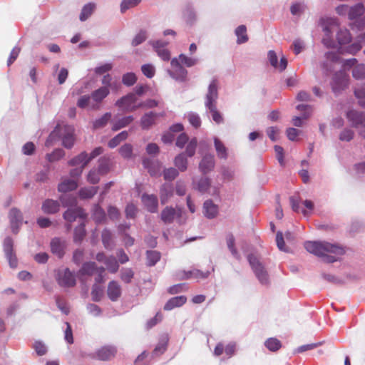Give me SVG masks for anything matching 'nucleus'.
Here are the masks:
<instances>
[{
  "mask_svg": "<svg viewBox=\"0 0 365 365\" xmlns=\"http://www.w3.org/2000/svg\"><path fill=\"white\" fill-rule=\"evenodd\" d=\"M78 183L75 180L66 179L62 181L58 186V190L61 192H67L76 190Z\"/></svg>",
  "mask_w": 365,
  "mask_h": 365,
  "instance_id": "c756f323",
  "label": "nucleus"
},
{
  "mask_svg": "<svg viewBox=\"0 0 365 365\" xmlns=\"http://www.w3.org/2000/svg\"><path fill=\"white\" fill-rule=\"evenodd\" d=\"M165 115V112L155 113L149 112L145 113L140 119V125L143 129H149L151 126L156 123L157 119L159 117H164Z\"/></svg>",
  "mask_w": 365,
  "mask_h": 365,
  "instance_id": "1a4fd4ad",
  "label": "nucleus"
},
{
  "mask_svg": "<svg viewBox=\"0 0 365 365\" xmlns=\"http://www.w3.org/2000/svg\"><path fill=\"white\" fill-rule=\"evenodd\" d=\"M98 163V173L102 175L107 174L110 170V159L104 156L100 158Z\"/></svg>",
  "mask_w": 365,
  "mask_h": 365,
  "instance_id": "a19ab883",
  "label": "nucleus"
},
{
  "mask_svg": "<svg viewBox=\"0 0 365 365\" xmlns=\"http://www.w3.org/2000/svg\"><path fill=\"white\" fill-rule=\"evenodd\" d=\"M352 76L355 79L365 78V65L359 64L354 67L352 70Z\"/></svg>",
  "mask_w": 365,
  "mask_h": 365,
  "instance_id": "3c124183",
  "label": "nucleus"
},
{
  "mask_svg": "<svg viewBox=\"0 0 365 365\" xmlns=\"http://www.w3.org/2000/svg\"><path fill=\"white\" fill-rule=\"evenodd\" d=\"M93 218L96 223H101L106 219L104 210L99 206H96L93 210Z\"/></svg>",
  "mask_w": 365,
  "mask_h": 365,
  "instance_id": "603ef678",
  "label": "nucleus"
},
{
  "mask_svg": "<svg viewBox=\"0 0 365 365\" xmlns=\"http://www.w3.org/2000/svg\"><path fill=\"white\" fill-rule=\"evenodd\" d=\"M111 116L112 115L110 113H106L100 118L96 119L93 122V128L98 129L105 127L110 120Z\"/></svg>",
  "mask_w": 365,
  "mask_h": 365,
  "instance_id": "4c0bfd02",
  "label": "nucleus"
},
{
  "mask_svg": "<svg viewBox=\"0 0 365 365\" xmlns=\"http://www.w3.org/2000/svg\"><path fill=\"white\" fill-rule=\"evenodd\" d=\"M62 133L63 145L66 148H71L74 144V128L71 125H63Z\"/></svg>",
  "mask_w": 365,
  "mask_h": 365,
  "instance_id": "dca6fc26",
  "label": "nucleus"
},
{
  "mask_svg": "<svg viewBox=\"0 0 365 365\" xmlns=\"http://www.w3.org/2000/svg\"><path fill=\"white\" fill-rule=\"evenodd\" d=\"M336 39L340 45L349 43L351 39L349 31L347 29H340L336 34Z\"/></svg>",
  "mask_w": 365,
  "mask_h": 365,
  "instance_id": "e433bc0d",
  "label": "nucleus"
},
{
  "mask_svg": "<svg viewBox=\"0 0 365 365\" xmlns=\"http://www.w3.org/2000/svg\"><path fill=\"white\" fill-rule=\"evenodd\" d=\"M210 180L208 178H202L197 184V189L201 192H207L210 187Z\"/></svg>",
  "mask_w": 365,
  "mask_h": 365,
  "instance_id": "680f3d73",
  "label": "nucleus"
},
{
  "mask_svg": "<svg viewBox=\"0 0 365 365\" xmlns=\"http://www.w3.org/2000/svg\"><path fill=\"white\" fill-rule=\"evenodd\" d=\"M98 187H88L81 188L78 191L79 197L81 199H90L98 192Z\"/></svg>",
  "mask_w": 365,
  "mask_h": 365,
  "instance_id": "f704fd0d",
  "label": "nucleus"
},
{
  "mask_svg": "<svg viewBox=\"0 0 365 365\" xmlns=\"http://www.w3.org/2000/svg\"><path fill=\"white\" fill-rule=\"evenodd\" d=\"M141 0H123L120 4V11L124 13L127 9L137 6Z\"/></svg>",
  "mask_w": 365,
  "mask_h": 365,
  "instance_id": "13d9d810",
  "label": "nucleus"
},
{
  "mask_svg": "<svg viewBox=\"0 0 365 365\" xmlns=\"http://www.w3.org/2000/svg\"><path fill=\"white\" fill-rule=\"evenodd\" d=\"M143 165L148 169L150 175L158 176L160 175L161 164L158 161H153L145 158L143 160Z\"/></svg>",
  "mask_w": 365,
  "mask_h": 365,
  "instance_id": "4be33fe9",
  "label": "nucleus"
},
{
  "mask_svg": "<svg viewBox=\"0 0 365 365\" xmlns=\"http://www.w3.org/2000/svg\"><path fill=\"white\" fill-rule=\"evenodd\" d=\"M141 71L143 73L149 78H151L154 76L155 70L153 65L151 64H144L141 67Z\"/></svg>",
  "mask_w": 365,
  "mask_h": 365,
  "instance_id": "774afa93",
  "label": "nucleus"
},
{
  "mask_svg": "<svg viewBox=\"0 0 365 365\" xmlns=\"http://www.w3.org/2000/svg\"><path fill=\"white\" fill-rule=\"evenodd\" d=\"M137 81V77L133 72L126 73L122 76V83L126 86H133Z\"/></svg>",
  "mask_w": 365,
  "mask_h": 365,
  "instance_id": "8fccbe9b",
  "label": "nucleus"
},
{
  "mask_svg": "<svg viewBox=\"0 0 365 365\" xmlns=\"http://www.w3.org/2000/svg\"><path fill=\"white\" fill-rule=\"evenodd\" d=\"M173 195V189L170 185L163 184L160 189V198L161 204L164 205L168 202Z\"/></svg>",
  "mask_w": 365,
  "mask_h": 365,
  "instance_id": "a878e982",
  "label": "nucleus"
},
{
  "mask_svg": "<svg viewBox=\"0 0 365 365\" xmlns=\"http://www.w3.org/2000/svg\"><path fill=\"white\" fill-rule=\"evenodd\" d=\"M98 269V267H97L95 262H86L83 264L81 268L79 269L78 272V274L80 278L86 275L91 276L96 272Z\"/></svg>",
  "mask_w": 365,
  "mask_h": 365,
  "instance_id": "bb28decb",
  "label": "nucleus"
},
{
  "mask_svg": "<svg viewBox=\"0 0 365 365\" xmlns=\"http://www.w3.org/2000/svg\"><path fill=\"white\" fill-rule=\"evenodd\" d=\"M365 8L361 3L349 6V19L354 20L364 14Z\"/></svg>",
  "mask_w": 365,
  "mask_h": 365,
  "instance_id": "2f4dec72",
  "label": "nucleus"
},
{
  "mask_svg": "<svg viewBox=\"0 0 365 365\" xmlns=\"http://www.w3.org/2000/svg\"><path fill=\"white\" fill-rule=\"evenodd\" d=\"M171 66L173 71L170 72V76L177 80L184 81L187 76V71L180 65L177 58L172 59Z\"/></svg>",
  "mask_w": 365,
  "mask_h": 365,
  "instance_id": "2eb2a0df",
  "label": "nucleus"
},
{
  "mask_svg": "<svg viewBox=\"0 0 365 365\" xmlns=\"http://www.w3.org/2000/svg\"><path fill=\"white\" fill-rule=\"evenodd\" d=\"M297 109L302 113V116H295L292 118V123L296 127L302 125V119H308L313 111V107L310 105L299 104L297 106Z\"/></svg>",
  "mask_w": 365,
  "mask_h": 365,
  "instance_id": "9d476101",
  "label": "nucleus"
},
{
  "mask_svg": "<svg viewBox=\"0 0 365 365\" xmlns=\"http://www.w3.org/2000/svg\"><path fill=\"white\" fill-rule=\"evenodd\" d=\"M182 214V210L180 207L173 208L170 206H166L160 213V219L165 224H171L174 220L180 218Z\"/></svg>",
  "mask_w": 365,
  "mask_h": 365,
  "instance_id": "39448f33",
  "label": "nucleus"
},
{
  "mask_svg": "<svg viewBox=\"0 0 365 365\" xmlns=\"http://www.w3.org/2000/svg\"><path fill=\"white\" fill-rule=\"evenodd\" d=\"M88 153L85 151L81 153L79 155L76 156L75 158H72L69 162L68 164L71 166H77L81 165L80 168H84L86 166V165L88 163Z\"/></svg>",
  "mask_w": 365,
  "mask_h": 365,
  "instance_id": "cd10ccee",
  "label": "nucleus"
},
{
  "mask_svg": "<svg viewBox=\"0 0 365 365\" xmlns=\"http://www.w3.org/2000/svg\"><path fill=\"white\" fill-rule=\"evenodd\" d=\"M265 346L271 351H276L279 350L281 346V342L276 338H269L268 339L265 343Z\"/></svg>",
  "mask_w": 365,
  "mask_h": 365,
  "instance_id": "09e8293b",
  "label": "nucleus"
},
{
  "mask_svg": "<svg viewBox=\"0 0 365 365\" xmlns=\"http://www.w3.org/2000/svg\"><path fill=\"white\" fill-rule=\"evenodd\" d=\"M65 155L63 150L56 149L52 153L47 155V159L50 162H53L60 160Z\"/></svg>",
  "mask_w": 365,
  "mask_h": 365,
  "instance_id": "e2e57ef3",
  "label": "nucleus"
},
{
  "mask_svg": "<svg viewBox=\"0 0 365 365\" xmlns=\"http://www.w3.org/2000/svg\"><path fill=\"white\" fill-rule=\"evenodd\" d=\"M349 76L344 71H339L334 74L332 78L331 88L334 93L340 92L348 86Z\"/></svg>",
  "mask_w": 365,
  "mask_h": 365,
  "instance_id": "423d86ee",
  "label": "nucleus"
},
{
  "mask_svg": "<svg viewBox=\"0 0 365 365\" xmlns=\"http://www.w3.org/2000/svg\"><path fill=\"white\" fill-rule=\"evenodd\" d=\"M103 296V289L101 286L94 284L92 287L91 297L94 302H99Z\"/></svg>",
  "mask_w": 365,
  "mask_h": 365,
  "instance_id": "49530a36",
  "label": "nucleus"
},
{
  "mask_svg": "<svg viewBox=\"0 0 365 365\" xmlns=\"http://www.w3.org/2000/svg\"><path fill=\"white\" fill-rule=\"evenodd\" d=\"M210 274L209 272H202L199 269H194L192 271L184 272L183 275L180 277L182 279H187L190 278H195L197 279H205Z\"/></svg>",
  "mask_w": 365,
  "mask_h": 365,
  "instance_id": "7c9ffc66",
  "label": "nucleus"
},
{
  "mask_svg": "<svg viewBox=\"0 0 365 365\" xmlns=\"http://www.w3.org/2000/svg\"><path fill=\"white\" fill-rule=\"evenodd\" d=\"M66 242L58 237L53 238L51 242V250L53 254L62 258L65 254Z\"/></svg>",
  "mask_w": 365,
  "mask_h": 365,
  "instance_id": "a211bd4d",
  "label": "nucleus"
},
{
  "mask_svg": "<svg viewBox=\"0 0 365 365\" xmlns=\"http://www.w3.org/2000/svg\"><path fill=\"white\" fill-rule=\"evenodd\" d=\"M218 81L213 79L209 85L208 91L205 97V106L212 114V120L217 124L223 122L222 114L217 109V99L218 98Z\"/></svg>",
  "mask_w": 365,
  "mask_h": 365,
  "instance_id": "f03ea898",
  "label": "nucleus"
},
{
  "mask_svg": "<svg viewBox=\"0 0 365 365\" xmlns=\"http://www.w3.org/2000/svg\"><path fill=\"white\" fill-rule=\"evenodd\" d=\"M187 302L185 296H178L170 298L165 304L163 309L165 311H170L176 307H182Z\"/></svg>",
  "mask_w": 365,
  "mask_h": 365,
  "instance_id": "b1692460",
  "label": "nucleus"
},
{
  "mask_svg": "<svg viewBox=\"0 0 365 365\" xmlns=\"http://www.w3.org/2000/svg\"><path fill=\"white\" fill-rule=\"evenodd\" d=\"M119 153L124 158H130L133 154V147L130 144H125L119 149Z\"/></svg>",
  "mask_w": 365,
  "mask_h": 365,
  "instance_id": "bf43d9fd",
  "label": "nucleus"
},
{
  "mask_svg": "<svg viewBox=\"0 0 365 365\" xmlns=\"http://www.w3.org/2000/svg\"><path fill=\"white\" fill-rule=\"evenodd\" d=\"M187 289V284L185 283H181L170 287L168 292L170 294H175Z\"/></svg>",
  "mask_w": 365,
  "mask_h": 365,
  "instance_id": "338daca9",
  "label": "nucleus"
},
{
  "mask_svg": "<svg viewBox=\"0 0 365 365\" xmlns=\"http://www.w3.org/2000/svg\"><path fill=\"white\" fill-rule=\"evenodd\" d=\"M168 337H165L157 344V346H155L153 351V354L154 356H158L163 354L166 351L168 346Z\"/></svg>",
  "mask_w": 365,
  "mask_h": 365,
  "instance_id": "de8ad7c7",
  "label": "nucleus"
},
{
  "mask_svg": "<svg viewBox=\"0 0 365 365\" xmlns=\"http://www.w3.org/2000/svg\"><path fill=\"white\" fill-rule=\"evenodd\" d=\"M203 212L206 217L212 219L218 213V207L212 200H206L203 204Z\"/></svg>",
  "mask_w": 365,
  "mask_h": 365,
  "instance_id": "393cba45",
  "label": "nucleus"
},
{
  "mask_svg": "<svg viewBox=\"0 0 365 365\" xmlns=\"http://www.w3.org/2000/svg\"><path fill=\"white\" fill-rule=\"evenodd\" d=\"M215 161L213 155L207 154L205 155L199 165V168L204 174H206L215 168Z\"/></svg>",
  "mask_w": 365,
  "mask_h": 365,
  "instance_id": "6ab92c4d",
  "label": "nucleus"
},
{
  "mask_svg": "<svg viewBox=\"0 0 365 365\" xmlns=\"http://www.w3.org/2000/svg\"><path fill=\"white\" fill-rule=\"evenodd\" d=\"M178 175V170L174 168L165 169L163 177L165 180H173Z\"/></svg>",
  "mask_w": 365,
  "mask_h": 365,
  "instance_id": "0e129e2a",
  "label": "nucleus"
},
{
  "mask_svg": "<svg viewBox=\"0 0 365 365\" xmlns=\"http://www.w3.org/2000/svg\"><path fill=\"white\" fill-rule=\"evenodd\" d=\"M214 145L219 158L226 160L228 157L227 148L217 138H214Z\"/></svg>",
  "mask_w": 365,
  "mask_h": 365,
  "instance_id": "c85d7f7f",
  "label": "nucleus"
},
{
  "mask_svg": "<svg viewBox=\"0 0 365 365\" xmlns=\"http://www.w3.org/2000/svg\"><path fill=\"white\" fill-rule=\"evenodd\" d=\"M197 141L196 138H192L191 140L188 143L185 153L188 157H192L195 153V150L197 148Z\"/></svg>",
  "mask_w": 365,
  "mask_h": 365,
  "instance_id": "052dcab7",
  "label": "nucleus"
},
{
  "mask_svg": "<svg viewBox=\"0 0 365 365\" xmlns=\"http://www.w3.org/2000/svg\"><path fill=\"white\" fill-rule=\"evenodd\" d=\"M41 209L46 214H55L60 210V203L57 200L46 199L43 202Z\"/></svg>",
  "mask_w": 365,
  "mask_h": 365,
  "instance_id": "5701e85b",
  "label": "nucleus"
},
{
  "mask_svg": "<svg viewBox=\"0 0 365 365\" xmlns=\"http://www.w3.org/2000/svg\"><path fill=\"white\" fill-rule=\"evenodd\" d=\"M346 118L353 127H365V113L351 110L347 112Z\"/></svg>",
  "mask_w": 365,
  "mask_h": 365,
  "instance_id": "9b49d317",
  "label": "nucleus"
},
{
  "mask_svg": "<svg viewBox=\"0 0 365 365\" xmlns=\"http://www.w3.org/2000/svg\"><path fill=\"white\" fill-rule=\"evenodd\" d=\"M9 220L12 232L16 234L23 221L21 211L16 208H12L9 212Z\"/></svg>",
  "mask_w": 365,
  "mask_h": 365,
  "instance_id": "ddd939ff",
  "label": "nucleus"
},
{
  "mask_svg": "<svg viewBox=\"0 0 365 365\" xmlns=\"http://www.w3.org/2000/svg\"><path fill=\"white\" fill-rule=\"evenodd\" d=\"M56 279L58 284L63 287H71L76 285L75 276L68 268L59 272Z\"/></svg>",
  "mask_w": 365,
  "mask_h": 365,
  "instance_id": "6e6552de",
  "label": "nucleus"
},
{
  "mask_svg": "<svg viewBox=\"0 0 365 365\" xmlns=\"http://www.w3.org/2000/svg\"><path fill=\"white\" fill-rule=\"evenodd\" d=\"M95 8H96V6L94 4L89 3V4H86L81 10V14L79 16L80 20L81 21H84L86 19H88L89 18V16H91V15L93 14Z\"/></svg>",
  "mask_w": 365,
  "mask_h": 365,
  "instance_id": "79ce46f5",
  "label": "nucleus"
},
{
  "mask_svg": "<svg viewBox=\"0 0 365 365\" xmlns=\"http://www.w3.org/2000/svg\"><path fill=\"white\" fill-rule=\"evenodd\" d=\"M134 277V272L130 268H123L120 272V279L125 283H130Z\"/></svg>",
  "mask_w": 365,
  "mask_h": 365,
  "instance_id": "5fc2aeb1",
  "label": "nucleus"
},
{
  "mask_svg": "<svg viewBox=\"0 0 365 365\" xmlns=\"http://www.w3.org/2000/svg\"><path fill=\"white\" fill-rule=\"evenodd\" d=\"M128 137V133L127 131H122L120 133H118L117 135H115L114 138H113L109 142H108V146L110 148H114L117 145H118L122 141L127 139Z\"/></svg>",
  "mask_w": 365,
  "mask_h": 365,
  "instance_id": "ea45409f",
  "label": "nucleus"
},
{
  "mask_svg": "<svg viewBox=\"0 0 365 365\" xmlns=\"http://www.w3.org/2000/svg\"><path fill=\"white\" fill-rule=\"evenodd\" d=\"M235 34L237 37V43L238 44L244 43L248 41L247 34V28L245 25H240L235 29Z\"/></svg>",
  "mask_w": 365,
  "mask_h": 365,
  "instance_id": "c9c22d12",
  "label": "nucleus"
},
{
  "mask_svg": "<svg viewBox=\"0 0 365 365\" xmlns=\"http://www.w3.org/2000/svg\"><path fill=\"white\" fill-rule=\"evenodd\" d=\"M325 56L327 59L326 62L324 63V66L325 68H328L329 63L340 62L339 54L335 52H327L326 53Z\"/></svg>",
  "mask_w": 365,
  "mask_h": 365,
  "instance_id": "6e6d98bb",
  "label": "nucleus"
},
{
  "mask_svg": "<svg viewBox=\"0 0 365 365\" xmlns=\"http://www.w3.org/2000/svg\"><path fill=\"white\" fill-rule=\"evenodd\" d=\"M105 264L108 271L111 273H115L118 270L119 265L118 261L113 256L106 258Z\"/></svg>",
  "mask_w": 365,
  "mask_h": 365,
  "instance_id": "c03bdc74",
  "label": "nucleus"
},
{
  "mask_svg": "<svg viewBox=\"0 0 365 365\" xmlns=\"http://www.w3.org/2000/svg\"><path fill=\"white\" fill-rule=\"evenodd\" d=\"M168 44L166 42L161 41H156L152 43L153 46L155 49L158 55L163 61H169L170 58V51L165 48V46Z\"/></svg>",
  "mask_w": 365,
  "mask_h": 365,
  "instance_id": "412c9836",
  "label": "nucleus"
},
{
  "mask_svg": "<svg viewBox=\"0 0 365 365\" xmlns=\"http://www.w3.org/2000/svg\"><path fill=\"white\" fill-rule=\"evenodd\" d=\"M137 98L135 93H130L118 99L115 105L125 111H134L143 106V103L135 105Z\"/></svg>",
  "mask_w": 365,
  "mask_h": 365,
  "instance_id": "20e7f679",
  "label": "nucleus"
},
{
  "mask_svg": "<svg viewBox=\"0 0 365 365\" xmlns=\"http://www.w3.org/2000/svg\"><path fill=\"white\" fill-rule=\"evenodd\" d=\"M134 120L132 115L123 117L113 123L112 130L113 131H117L123 128L126 127L130 123L133 122Z\"/></svg>",
  "mask_w": 365,
  "mask_h": 365,
  "instance_id": "72a5a7b5",
  "label": "nucleus"
},
{
  "mask_svg": "<svg viewBox=\"0 0 365 365\" xmlns=\"http://www.w3.org/2000/svg\"><path fill=\"white\" fill-rule=\"evenodd\" d=\"M304 248L328 263L337 261L339 256L345 254V249L342 245L327 241H308L304 243Z\"/></svg>",
  "mask_w": 365,
  "mask_h": 365,
  "instance_id": "f257e3e1",
  "label": "nucleus"
},
{
  "mask_svg": "<svg viewBox=\"0 0 365 365\" xmlns=\"http://www.w3.org/2000/svg\"><path fill=\"white\" fill-rule=\"evenodd\" d=\"M102 242L106 249H112L113 241L112 234L110 230L105 229L102 232L101 235Z\"/></svg>",
  "mask_w": 365,
  "mask_h": 365,
  "instance_id": "a18cd8bd",
  "label": "nucleus"
},
{
  "mask_svg": "<svg viewBox=\"0 0 365 365\" xmlns=\"http://www.w3.org/2000/svg\"><path fill=\"white\" fill-rule=\"evenodd\" d=\"M60 200L63 207L73 206L76 204V199L71 195H62L60 197Z\"/></svg>",
  "mask_w": 365,
  "mask_h": 365,
  "instance_id": "69168bd1",
  "label": "nucleus"
},
{
  "mask_svg": "<svg viewBox=\"0 0 365 365\" xmlns=\"http://www.w3.org/2000/svg\"><path fill=\"white\" fill-rule=\"evenodd\" d=\"M110 93V90L106 86H102L95 91H93L91 97L94 102L91 104V108L93 110L100 109V104Z\"/></svg>",
  "mask_w": 365,
  "mask_h": 365,
  "instance_id": "0eeeda50",
  "label": "nucleus"
},
{
  "mask_svg": "<svg viewBox=\"0 0 365 365\" xmlns=\"http://www.w3.org/2000/svg\"><path fill=\"white\" fill-rule=\"evenodd\" d=\"M107 294L108 298L113 301H117L121 295V287L119 284L113 280L108 283Z\"/></svg>",
  "mask_w": 365,
  "mask_h": 365,
  "instance_id": "aec40b11",
  "label": "nucleus"
},
{
  "mask_svg": "<svg viewBox=\"0 0 365 365\" xmlns=\"http://www.w3.org/2000/svg\"><path fill=\"white\" fill-rule=\"evenodd\" d=\"M247 259L255 276L260 283L267 284L269 283V276L262 264L254 255H249Z\"/></svg>",
  "mask_w": 365,
  "mask_h": 365,
  "instance_id": "7ed1b4c3",
  "label": "nucleus"
},
{
  "mask_svg": "<svg viewBox=\"0 0 365 365\" xmlns=\"http://www.w3.org/2000/svg\"><path fill=\"white\" fill-rule=\"evenodd\" d=\"M141 200L148 212L152 213L158 212V200L156 195L145 193L142 195Z\"/></svg>",
  "mask_w": 365,
  "mask_h": 365,
  "instance_id": "4468645a",
  "label": "nucleus"
},
{
  "mask_svg": "<svg viewBox=\"0 0 365 365\" xmlns=\"http://www.w3.org/2000/svg\"><path fill=\"white\" fill-rule=\"evenodd\" d=\"M86 236L85 225L81 222L79 226L75 228L73 240L76 243H80Z\"/></svg>",
  "mask_w": 365,
  "mask_h": 365,
  "instance_id": "37998d69",
  "label": "nucleus"
},
{
  "mask_svg": "<svg viewBox=\"0 0 365 365\" xmlns=\"http://www.w3.org/2000/svg\"><path fill=\"white\" fill-rule=\"evenodd\" d=\"M186 118L189 123L195 128H198L201 125V120L200 116L193 112H190L187 114Z\"/></svg>",
  "mask_w": 365,
  "mask_h": 365,
  "instance_id": "864d4df0",
  "label": "nucleus"
},
{
  "mask_svg": "<svg viewBox=\"0 0 365 365\" xmlns=\"http://www.w3.org/2000/svg\"><path fill=\"white\" fill-rule=\"evenodd\" d=\"M101 175H102L98 173L97 169H93L88 173L87 175V180L91 184H97L99 182L100 177Z\"/></svg>",
  "mask_w": 365,
  "mask_h": 365,
  "instance_id": "4d7b16f0",
  "label": "nucleus"
},
{
  "mask_svg": "<svg viewBox=\"0 0 365 365\" xmlns=\"http://www.w3.org/2000/svg\"><path fill=\"white\" fill-rule=\"evenodd\" d=\"M174 164L178 170L184 172L187 168V160L184 153H180L174 159Z\"/></svg>",
  "mask_w": 365,
  "mask_h": 365,
  "instance_id": "473e14b6",
  "label": "nucleus"
},
{
  "mask_svg": "<svg viewBox=\"0 0 365 365\" xmlns=\"http://www.w3.org/2000/svg\"><path fill=\"white\" fill-rule=\"evenodd\" d=\"M116 354V349L111 346H106L100 348L93 356L101 361H108L113 359Z\"/></svg>",
  "mask_w": 365,
  "mask_h": 365,
  "instance_id": "f8f14e48",
  "label": "nucleus"
},
{
  "mask_svg": "<svg viewBox=\"0 0 365 365\" xmlns=\"http://www.w3.org/2000/svg\"><path fill=\"white\" fill-rule=\"evenodd\" d=\"M86 216L84 210L79 207L68 209L63 213V218L68 222H74L78 217L83 220Z\"/></svg>",
  "mask_w": 365,
  "mask_h": 365,
  "instance_id": "f3484780",
  "label": "nucleus"
},
{
  "mask_svg": "<svg viewBox=\"0 0 365 365\" xmlns=\"http://www.w3.org/2000/svg\"><path fill=\"white\" fill-rule=\"evenodd\" d=\"M147 265L154 266L160 259V253L155 250H149L146 252Z\"/></svg>",
  "mask_w": 365,
  "mask_h": 365,
  "instance_id": "58836bf2",
  "label": "nucleus"
}]
</instances>
